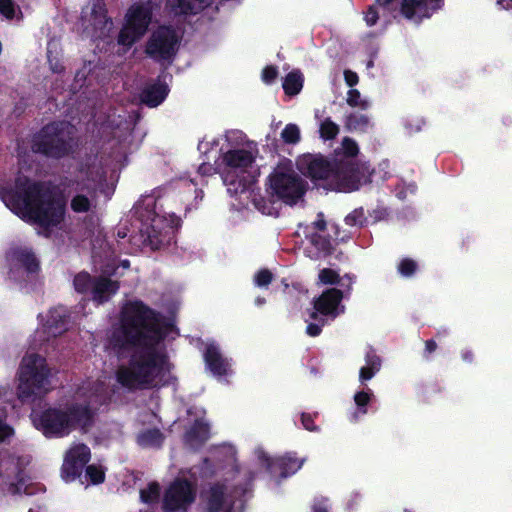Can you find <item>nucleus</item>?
<instances>
[{
	"instance_id": "nucleus-1",
	"label": "nucleus",
	"mask_w": 512,
	"mask_h": 512,
	"mask_svg": "<svg viewBox=\"0 0 512 512\" xmlns=\"http://www.w3.org/2000/svg\"><path fill=\"white\" fill-rule=\"evenodd\" d=\"M177 334L171 323H164L143 303H127L105 343L108 353L119 359L127 358L116 370L117 383L130 391L167 384L171 379V364L161 340L173 339Z\"/></svg>"
},
{
	"instance_id": "nucleus-2",
	"label": "nucleus",
	"mask_w": 512,
	"mask_h": 512,
	"mask_svg": "<svg viewBox=\"0 0 512 512\" xmlns=\"http://www.w3.org/2000/svg\"><path fill=\"white\" fill-rule=\"evenodd\" d=\"M198 150L208 161L217 162L230 195L248 196L260 171L255 164L256 145L243 132L230 130L217 137H205L199 142Z\"/></svg>"
},
{
	"instance_id": "nucleus-3",
	"label": "nucleus",
	"mask_w": 512,
	"mask_h": 512,
	"mask_svg": "<svg viewBox=\"0 0 512 512\" xmlns=\"http://www.w3.org/2000/svg\"><path fill=\"white\" fill-rule=\"evenodd\" d=\"M0 198L15 215L37 225L38 233L45 236L59 228L64 220V202L25 175H19L13 186L0 188Z\"/></svg>"
},
{
	"instance_id": "nucleus-4",
	"label": "nucleus",
	"mask_w": 512,
	"mask_h": 512,
	"mask_svg": "<svg viewBox=\"0 0 512 512\" xmlns=\"http://www.w3.org/2000/svg\"><path fill=\"white\" fill-rule=\"evenodd\" d=\"M105 400L102 382L84 383L71 400L43 411H33L31 419L45 437L62 438L74 430H86L93 422L92 407Z\"/></svg>"
},
{
	"instance_id": "nucleus-5",
	"label": "nucleus",
	"mask_w": 512,
	"mask_h": 512,
	"mask_svg": "<svg viewBox=\"0 0 512 512\" xmlns=\"http://www.w3.org/2000/svg\"><path fill=\"white\" fill-rule=\"evenodd\" d=\"M357 153L356 142L344 138L341 152H337L333 161L322 156L304 155L298 161V168L326 190L352 192L370 180L369 166L355 160Z\"/></svg>"
},
{
	"instance_id": "nucleus-6",
	"label": "nucleus",
	"mask_w": 512,
	"mask_h": 512,
	"mask_svg": "<svg viewBox=\"0 0 512 512\" xmlns=\"http://www.w3.org/2000/svg\"><path fill=\"white\" fill-rule=\"evenodd\" d=\"M161 192L159 189L143 196L136 206L142 222L141 233L145 237L144 242L152 249H158L169 243L174 229L181 223L179 217L165 210L171 203L172 197L163 196Z\"/></svg>"
},
{
	"instance_id": "nucleus-7",
	"label": "nucleus",
	"mask_w": 512,
	"mask_h": 512,
	"mask_svg": "<svg viewBox=\"0 0 512 512\" xmlns=\"http://www.w3.org/2000/svg\"><path fill=\"white\" fill-rule=\"evenodd\" d=\"M125 155L126 149L121 147V151L109 163H106L105 166L103 160L98 157L88 159L77 174V189L81 191L87 190L89 194H93L98 189H101L108 174H112L115 171ZM93 207V195L89 198L78 193L71 200V208L76 213L89 212Z\"/></svg>"
},
{
	"instance_id": "nucleus-8",
	"label": "nucleus",
	"mask_w": 512,
	"mask_h": 512,
	"mask_svg": "<svg viewBox=\"0 0 512 512\" xmlns=\"http://www.w3.org/2000/svg\"><path fill=\"white\" fill-rule=\"evenodd\" d=\"M51 371L46 359L35 353L27 352L17 371V397L28 401L46 394L51 389Z\"/></svg>"
},
{
	"instance_id": "nucleus-9",
	"label": "nucleus",
	"mask_w": 512,
	"mask_h": 512,
	"mask_svg": "<svg viewBox=\"0 0 512 512\" xmlns=\"http://www.w3.org/2000/svg\"><path fill=\"white\" fill-rule=\"evenodd\" d=\"M267 184L271 194L288 205L297 204L306 192V182L294 170L291 161L278 164L269 175Z\"/></svg>"
},
{
	"instance_id": "nucleus-10",
	"label": "nucleus",
	"mask_w": 512,
	"mask_h": 512,
	"mask_svg": "<svg viewBox=\"0 0 512 512\" xmlns=\"http://www.w3.org/2000/svg\"><path fill=\"white\" fill-rule=\"evenodd\" d=\"M73 133L74 128L69 123L48 124L35 136L32 148L49 157H63L72 147Z\"/></svg>"
},
{
	"instance_id": "nucleus-11",
	"label": "nucleus",
	"mask_w": 512,
	"mask_h": 512,
	"mask_svg": "<svg viewBox=\"0 0 512 512\" xmlns=\"http://www.w3.org/2000/svg\"><path fill=\"white\" fill-rule=\"evenodd\" d=\"M155 5L152 1L133 4L126 12L122 29L118 36V44L128 50L146 33L152 20Z\"/></svg>"
},
{
	"instance_id": "nucleus-12",
	"label": "nucleus",
	"mask_w": 512,
	"mask_h": 512,
	"mask_svg": "<svg viewBox=\"0 0 512 512\" xmlns=\"http://www.w3.org/2000/svg\"><path fill=\"white\" fill-rule=\"evenodd\" d=\"M71 315L63 307H53L38 315V327L30 338V349L41 348L46 342L69 329Z\"/></svg>"
},
{
	"instance_id": "nucleus-13",
	"label": "nucleus",
	"mask_w": 512,
	"mask_h": 512,
	"mask_svg": "<svg viewBox=\"0 0 512 512\" xmlns=\"http://www.w3.org/2000/svg\"><path fill=\"white\" fill-rule=\"evenodd\" d=\"M243 489L215 483L203 492L202 499L207 512H241L244 501L241 496Z\"/></svg>"
},
{
	"instance_id": "nucleus-14",
	"label": "nucleus",
	"mask_w": 512,
	"mask_h": 512,
	"mask_svg": "<svg viewBox=\"0 0 512 512\" xmlns=\"http://www.w3.org/2000/svg\"><path fill=\"white\" fill-rule=\"evenodd\" d=\"M180 40L179 33L167 26L154 30L146 44V53L157 61H169L175 55Z\"/></svg>"
},
{
	"instance_id": "nucleus-15",
	"label": "nucleus",
	"mask_w": 512,
	"mask_h": 512,
	"mask_svg": "<svg viewBox=\"0 0 512 512\" xmlns=\"http://www.w3.org/2000/svg\"><path fill=\"white\" fill-rule=\"evenodd\" d=\"M82 26L85 33L92 38H106L113 29V22L106 16L103 0H95L91 7L83 11Z\"/></svg>"
},
{
	"instance_id": "nucleus-16",
	"label": "nucleus",
	"mask_w": 512,
	"mask_h": 512,
	"mask_svg": "<svg viewBox=\"0 0 512 512\" xmlns=\"http://www.w3.org/2000/svg\"><path fill=\"white\" fill-rule=\"evenodd\" d=\"M74 288L79 293L91 291L93 301L101 304L109 300L118 290V284L106 277L92 280L86 272L78 273L73 280Z\"/></svg>"
},
{
	"instance_id": "nucleus-17",
	"label": "nucleus",
	"mask_w": 512,
	"mask_h": 512,
	"mask_svg": "<svg viewBox=\"0 0 512 512\" xmlns=\"http://www.w3.org/2000/svg\"><path fill=\"white\" fill-rule=\"evenodd\" d=\"M195 495L194 485L178 478L167 488L163 498V507L169 512L185 511L195 500Z\"/></svg>"
},
{
	"instance_id": "nucleus-18",
	"label": "nucleus",
	"mask_w": 512,
	"mask_h": 512,
	"mask_svg": "<svg viewBox=\"0 0 512 512\" xmlns=\"http://www.w3.org/2000/svg\"><path fill=\"white\" fill-rule=\"evenodd\" d=\"M258 463L274 476L288 477L296 473L303 465V459H297L293 454L287 453L281 457L271 458L258 447L254 450Z\"/></svg>"
},
{
	"instance_id": "nucleus-19",
	"label": "nucleus",
	"mask_w": 512,
	"mask_h": 512,
	"mask_svg": "<svg viewBox=\"0 0 512 512\" xmlns=\"http://www.w3.org/2000/svg\"><path fill=\"white\" fill-rule=\"evenodd\" d=\"M348 295L338 288L327 289L314 300V310L310 314V319H317L318 314L330 320L335 319L344 313L345 306L341 301Z\"/></svg>"
},
{
	"instance_id": "nucleus-20",
	"label": "nucleus",
	"mask_w": 512,
	"mask_h": 512,
	"mask_svg": "<svg viewBox=\"0 0 512 512\" xmlns=\"http://www.w3.org/2000/svg\"><path fill=\"white\" fill-rule=\"evenodd\" d=\"M443 5L444 0H401L397 12L404 18L419 23L430 18Z\"/></svg>"
},
{
	"instance_id": "nucleus-21",
	"label": "nucleus",
	"mask_w": 512,
	"mask_h": 512,
	"mask_svg": "<svg viewBox=\"0 0 512 512\" xmlns=\"http://www.w3.org/2000/svg\"><path fill=\"white\" fill-rule=\"evenodd\" d=\"M90 449L84 444H75L66 452L61 475L64 481L72 482L90 459Z\"/></svg>"
},
{
	"instance_id": "nucleus-22",
	"label": "nucleus",
	"mask_w": 512,
	"mask_h": 512,
	"mask_svg": "<svg viewBox=\"0 0 512 512\" xmlns=\"http://www.w3.org/2000/svg\"><path fill=\"white\" fill-rule=\"evenodd\" d=\"M10 265V277L17 280L24 274L36 273L39 269V261L34 253L27 247L13 249L8 254Z\"/></svg>"
},
{
	"instance_id": "nucleus-23",
	"label": "nucleus",
	"mask_w": 512,
	"mask_h": 512,
	"mask_svg": "<svg viewBox=\"0 0 512 512\" xmlns=\"http://www.w3.org/2000/svg\"><path fill=\"white\" fill-rule=\"evenodd\" d=\"M206 367L215 377H223L231 374V360L224 357L218 345L214 342H207L204 351Z\"/></svg>"
},
{
	"instance_id": "nucleus-24",
	"label": "nucleus",
	"mask_w": 512,
	"mask_h": 512,
	"mask_svg": "<svg viewBox=\"0 0 512 512\" xmlns=\"http://www.w3.org/2000/svg\"><path fill=\"white\" fill-rule=\"evenodd\" d=\"M397 13V6L392 4L376 3L371 5L365 12L364 20L368 26H373L378 20L382 21L383 27L391 21V18H395Z\"/></svg>"
},
{
	"instance_id": "nucleus-25",
	"label": "nucleus",
	"mask_w": 512,
	"mask_h": 512,
	"mask_svg": "<svg viewBox=\"0 0 512 512\" xmlns=\"http://www.w3.org/2000/svg\"><path fill=\"white\" fill-rule=\"evenodd\" d=\"M355 277L351 274L340 276L339 273L331 268H324L319 271L318 283L323 285H336L342 292L350 294Z\"/></svg>"
},
{
	"instance_id": "nucleus-26",
	"label": "nucleus",
	"mask_w": 512,
	"mask_h": 512,
	"mask_svg": "<svg viewBox=\"0 0 512 512\" xmlns=\"http://www.w3.org/2000/svg\"><path fill=\"white\" fill-rule=\"evenodd\" d=\"M213 2L214 0H167V7L174 14H198Z\"/></svg>"
},
{
	"instance_id": "nucleus-27",
	"label": "nucleus",
	"mask_w": 512,
	"mask_h": 512,
	"mask_svg": "<svg viewBox=\"0 0 512 512\" xmlns=\"http://www.w3.org/2000/svg\"><path fill=\"white\" fill-rule=\"evenodd\" d=\"M168 94V87L166 83L157 81L154 84L148 85L142 92V102L149 107H156L161 104Z\"/></svg>"
},
{
	"instance_id": "nucleus-28",
	"label": "nucleus",
	"mask_w": 512,
	"mask_h": 512,
	"mask_svg": "<svg viewBox=\"0 0 512 512\" xmlns=\"http://www.w3.org/2000/svg\"><path fill=\"white\" fill-rule=\"evenodd\" d=\"M330 240L322 237L320 234H312L309 238V246L305 248L306 255L311 259H320L327 256L331 251Z\"/></svg>"
},
{
	"instance_id": "nucleus-29",
	"label": "nucleus",
	"mask_w": 512,
	"mask_h": 512,
	"mask_svg": "<svg viewBox=\"0 0 512 512\" xmlns=\"http://www.w3.org/2000/svg\"><path fill=\"white\" fill-rule=\"evenodd\" d=\"M209 437L208 424L203 418L195 419L193 427L186 433L185 441L191 448H197Z\"/></svg>"
},
{
	"instance_id": "nucleus-30",
	"label": "nucleus",
	"mask_w": 512,
	"mask_h": 512,
	"mask_svg": "<svg viewBox=\"0 0 512 512\" xmlns=\"http://www.w3.org/2000/svg\"><path fill=\"white\" fill-rule=\"evenodd\" d=\"M373 398L374 393L370 388L357 391L353 397L356 409L350 414V420L356 422L366 415L368 412L367 406Z\"/></svg>"
},
{
	"instance_id": "nucleus-31",
	"label": "nucleus",
	"mask_w": 512,
	"mask_h": 512,
	"mask_svg": "<svg viewBox=\"0 0 512 512\" xmlns=\"http://www.w3.org/2000/svg\"><path fill=\"white\" fill-rule=\"evenodd\" d=\"M381 368L380 358L372 351H368L365 356V365L360 369L359 380L364 383L372 379Z\"/></svg>"
},
{
	"instance_id": "nucleus-32",
	"label": "nucleus",
	"mask_w": 512,
	"mask_h": 512,
	"mask_svg": "<svg viewBox=\"0 0 512 512\" xmlns=\"http://www.w3.org/2000/svg\"><path fill=\"white\" fill-rule=\"evenodd\" d=\"M14 434L13 428L6 422V414L3 410H0V442L8 441ZM8 460H5L3 456L0 455V477H3L4 474L8 473Z\"/></svg>"
},
{
	"instance_id": "nucleus-33",
	"label": "nucleus",
	"mask_w": 512,
	"mask_h": 512,
	"mask_svg": "<svg viewBox=\"0 0 512 512\" xmlns=\"http://www.w3.org/2000/svg\"><path fill=\"white\" fill-rule=\"evenodd\" d=\"M303 81V75L300 71L294 70L290 72L283 80L284 92L289 96L299 94L303 88Z\"/></svg>"
},
{
	"instance_id": "nucleus-34",
	"label": "nucleus",
	"mask_w": 512,
	"mask_h": 512,
	"mask_svg": "<svg viewBox=\"0 0 512 512\" xmlns=\"http://www.w3.org/2000/svg\"><path fill=\"white\" fill-rule=\"evenodd\" d=\"M315 117L319 122L320 137L324 140L334 139L339 133V126L330 118L320 119L318 111L315 112Z\"/></svg>"
},
{
	"instance_id": "nucleus-35",
	"label": "nucleus",
	"mask_w": 512,
	"mask_h": 512,
	"mask_svg": "<svg viewBox=\"0 0 512 512\" xmlns=\"http://www.w3.org/2000/svg\"><path fill=\"white\" fill-rule=\"evenodd\" d=\"M163 441V435L158 429H150L141 432L137 442L142 447H159Z\"/></svg>"
},
{
	"instance_id": "nucleus-36",
	"label": "nucleus",
	"mask_w": 512,
	"mask_h": 512,
	"mask_svg": "<svg viewBox=\"0 0 512 512\" xmlns=\"http://www.w3.org/2000/svg\"><path fill=\"white\" fill-rule=\"evenodd\" d=\"M0 14L11 21L22 19V11L14 0H0Z\"/></svg>"
},
{
	"instance_id": "nucleus-37",
	"label": "nucleus",
	"mask_w": 512,
	"mask_h": 512,
	"mask_svg": "<svg viewBox=\"0 0 512 512\" xmlns=\"http://www.w3.org/2000/svg\"><path fill=\"white\" fill-rule=\"evenodd\" d=\"M346 126L351 131L364 132L371 127V122L366 115L354 113L347 117Z\"/></svg>"
},
{
	"instance_id": "nucleus-38",
	"label": "nucleus",
	"mask_w": 512,
	"mask_h": 512,
	"mask_svg": "<svg viewBox=\"0 0 512 512\" xmlns=\"http://www.w3.org/2000/svg\"><path fill=\"white\" fill-rule=\"evenodd\" d=\"M346 102L349 106L366 110L370 107V101L362 97L361 93L357 89H350L347 92Z\"/></svg>"
},
{
	"instance_id": "nucleus-39",
	"label": "nucleus",
	"mask_w": 512,
	"mask_h": 512,
	"mask_svg": "<svg viewBox=\"0 0 512 512\" xmlns=\"http://www.w3.org/2000/svg\"><path fill=\"white\" fill-rule=\"evenodd\" d=\"M58 54V43L55 41L49 42L47 48V57L50 69L55 73H61L64 69L62 64L60 63Z\"/></svg>"
},
{
	"instance_id": "nucleus-40",
	"label": "nucleus",
	"mask_w": 512,
	"mask_h": 512,
	"mask_svg": "<svg viewBox=\"0 0 512 512\" xmlns=\"http://www.w3.org/2000/svg\"><path fill=\"white\" fill-rule=\"evenodd\" d=\"M160 496V487L158 483L152 482L140 491V498L143 503L152 504L158 501Z\"/></svg>"
},
{
	"instance_id": "nucleus-41",
	"label": "nucleus",
	"mask_w": 512,
	"mask_h": 512,
	"mask_svg": "<svg viewBox=\"0 0 512 512\" xmlns=\"http://www.w3.org/2000/svg\"><path fill=\"white\" fill-rule=\"evenodd\" d=\"M84 478L88 479L90 484L102 483L105 479V470L101 465H89L86 468Z\"/></svg>"
},
{
	"instance_id": "nucleus-42",
	"label": "nucleus",
	"mask_w": 512,
	"mask_h": 512,
	"mask_svg": "<svg viewBox=\"0 0 512 512\" xmlns=\"http://www.w3.org/2000/svg\"><path fill=\"white\" fill-rule=\"evenodd\" d=\"M281 138L285 143L296 144L300 140V129L296 124L290 123L281 132Z\"/></svg>"
},
{
	"instance_id": "nucleus-43",
	"label": "nucleus",
	"mask_w": 512,
	"mask_h": 512,
	"mask_svg": "<svg viewBox=\"0 0 512 512\" xmlns=\"http://www.w3.org/2000/svg\"><path fill=\"white\" fill-rule=\"evenodd\" d=\"M365 220L366 218L364 215V210L362 208L353 210L345 217L346 225L351 227H361L364 224Z\"/></svg>"
},
{
	"instance_id": "nucleus-44",
	"label": "nucleus",
	"mask_w": 512,
	"mask_h": 512,
	"mask_svg": "<svg viewBox=\"0 0 512 512\" xmlns=\"http://www.w3.org/2000/svg\"><path fill=\"white\" fill-rule=\"evenodd\" d=\"M418 269V264L409 258L402 259L398 264V272L403 277L412 276Z\"/></svg>"
},
{
	"instance_id": "nucleus-45",
	"label": "nucleus",
	"mask_w": 512,
	"mask_h": 512,
	"mask_svg": "<svg viewBox=\"0 0 512 512\" xmlns=\"http://www.w3.org/2000/svg\"><path fill=\"white\" fill-rule=\"evenodd\" d=\"M273 275L267 269L258 271L254 276V283L257 287H266L272 281Z\"/></svg>"
},
{
	"instance_id": "nucleus-46",
	"label": "nucleus",
	"mask_w": 512,
	"mask_h": 512,
	"mask_svg": "<svg viewBox=\"0 0 512 512\" xmlns=\"http://www.w3.org/2000/svg\"><path fill=\"white\" fill-rule=\"evenodd\" d=\"M423 125L424 121L419 118L408 119L405 121V128L408 134L420 131Z\"/></svg>"
},
{
	"instance_id": "nucleus-47",
	"label": "nucleus",
	"mask_w": 512,
	"mask_h": 512,
	"mask_svg": "<svg viewBox=\"0 0 512 512\" xmlns=\"http://www.w3.org/2000/svg\"><path fill=\"white\" fill-rule=\"evenodd\" d=\"M9 492L16 494V493H25V494H32L30 487L25 483L23 479H20L19 482L14 485L11 484L8 488Z\"/></svg>"
},
{
	"instance_id": "nucleus-48",
	"label": "nucleus",
	"mask_w": 512,
	"mask_h": 512,
	"mask_svg": "<svg viewBox=\"0 0 512 512\" xmlns=\"http://www.w3.org/2000/svg\"><path fill=\"white\" fill-rule=\"evenodd\" d=\"M317 323L309 322L306 328V332L309 336L315 337L318 336L321 333L322 326L325 324L322 317L318 320Z\"/></svg>"
},
{
	"instance_id": "nucleus-49",
	"label": "nucleus",
	"mask_w": 512,
	"mask_h": 512,
	"mask_svg": "<svg viewBox=\"0 0 512 512\" xmlns=\"http://www.w3.org/2000/svg\"><path fill=\"white\" fill-rule=\"evenodd\" d=\"M277 77V69L273 66H267L262 72V80L266 84L272 83Z\"/></svg>"
},
{
	"instance_id": "nucleus-50",
	"label": "nucleus",
	"mask_w": 512,
	"mask_h": 512,
	"mask_svg": "<svg viewBox=\"0 0 512 512\" xmlns=\"http://www.w3.org/2000/svg\"><path fill=\"white\" fill-rule=\"evenodd\" d=\"M301 422L303 427L308 431H317V426L314 424L313 417L310 414L302 413Z\"/></svg>"
},
{
	"instance_id": "nucleus-51",
	"label": "nucleus",
	"mask_w": 512,
	"mask_h": 512,
	"mask_svg": "<svg viewBox=\"0 0 512 512\" xmlns=\"http://www.w3.org/2000/svg\"><path fill=\"white\" fill-rule=\"evenodd\" d=\"M312 512H329L327 500L325 498H317L312 506Z\"/></svg>"
},
{
	"instance_id": "nucleus-52",
	"label": "nucleus",
	"mask_w": 512,
	"mask_h": 512,
	"mask_svg": "<svg viewBox=\"0 0 512 512\" xmlns=\"http://www.w3.org/2000/svg\"><path fill=\"white\" fill-rule=\"evenodd\" d=\"M345 82L348 86L353 87L358 83V75L355 72L346 70L344 72Z\"/></svg>"
},
{
	"instance_id": "nucleus-53",
	"label": "nucleus",
	"mask_w": 512,
	"mask_h": 512,
	"mask_svg": "<svg viewBox=\"0 0 512 512\" xmlns=\"http://www.w3.org/2000/svg\"><path fill=\"white\" fill-rule=\"evenodd\" d=\"M215 171V168L212 164H210L209 162H203L199 168H198V172L202 175H210L212 174L213 172Z\"/></svg>"
},
{
	"instance_id": "nucleus-54",
	"label": "nucleus",
	"mask_w": 512,
	"mask_h": 512,
	"mask_svg": "<svg viewBox=\"0 0 512 512\" xmlns=\"http://www.w3.org/2000/svg\"><path fill=\"white\" fill-rule=\"evenodd\" d=\"M313 228L318 232H323L326 228V222L322 213L318 214L317 220L313 223Z\"/></svg>"
},
{
	"instance_id": "nucleus-55",
	"label": "nucleus",
	"mask_w": 512,
	"mask_h": 512,
	"mask_svg": "<svg viewBox=\"0 0 512 512\" xmlns=\"http://www.w3.org/2000/svg\"><path fill=\"white\" fill-rule=\"evenodd\" d=\"M498 9H512V0H495Z\"/></svg>"
},
{
	"instance_id": "nucleus-56",
	"label": "nucleus",
	"mask_w": 512,
	"mask_h": 512,
	"mask_svg": "<svg viewBox=\"0 0 512 512\" xmlns=\"http://www.w3.org/2000/svg\"><path fill=\"white\" fill-rule=\"evenodd\" d=\"M229 456V461L232 463L234 461V458H235V455H236V450L233 446L231 445H226L222 448Z\"/></svg>"
},
{
	"instance_id": "nucleus-57",
	"label": "nucleus",
	"mask_w": 512,
	"mask_h": 512,
	"mask_svg": "<svg viewBox=\"0 0 512 512\" xmlns=\"http://www.w3.org/2000/svg\"><path fill=\"white\" fill-rule=\"evenodd\" d=\"M436 347H437V345H436L435 341L429 340V341L426 342V351L428 353L434 352Z\"/></svg>"
},
{
	"instance_id": "nucleus-58",
	"label": "nucleus",
	"mask_w": 512,
	"mask_h": 512,
	"mask_svg": "<svg viewBox=\"0 0 512 512\" xmlns=\"http://www.w3.org/2000/svg\"><path fill=\"white\" fill-rule=\"evenodd\" d=\"M462 358H463V360H465V361H468V362H469V361H471V360H472V358H473V354H472V352H471V351H464V352L462 353Z\"/></svg>"
},
{
	"instance_id": "nucleus-59",
	"label": "nucleus",
	"mask_w": 512,
	"mask_h": 512,
	"mask_svg": "<svg viewBox=\"0 0 512 512\" xmlns=\"http://www.w3.org/2000/svg\"><path fill=\"white\" fill-rule=\"evenodd\" d=\"M103 273L106 274V275H114V274H116L115 271L112 268H110V266H107L103 270Z\"/></svg>"
},
{
	"instance_id": "nucleus-60",
	"label": "nucleus",
	"mask_w": 512,
	"mask_h": 512,
	"mask_svg": "<svg viewBox=\"0 0 512 512\" xmlns=\"http://www.w3.org/2000/svg\"><path fill=\"white\" fill-rule=\"evenodd\" d=\"M255 205L257 206V208H258L259 210H261V211H262V213H263V214H268V215L272 214V212H271V210H270V209H266L265 207H260V206L258 205V203H256Z\"/></svg>"
},
{
	"instance_id": "nucleus-61",
	"label": "nucleus",
	"mask_w": 512,
	"mask_h": 512,
	"mask_svg": "<svg viewBox=\"0 0 512 512\" xmlns=\"http://www.w3.org/2000/svg\"><path fill=\"white\" fill-rule=\"evenodd\" d=\"M379 3H384V4H392L393 6H397L395 4V0H377Z\"/></svg>"
},
{
	"instance_id": "nucleus-62",
	"label": "nucleus",
	"mask_w": 512,
	"mask_h": 512,
	"mask_svg": "<svg viewBox=\"0 0 512 512\" xmlns=\"http://www.w3.org/2000/svg\"><path fill=\"white\" fill-rule=\"evenodd\" d=\"M255 303L256 305L261 306L265 303V300L263 298L258 297L256 298Z\"/></svg>"
},
{
	"instance_id": "nucleus-63",
	"label": "nucleus",
	"mask_w": 512,
	"mask_h": 512,
	"mask_svg": "<svg viewBox=\"0 0 512 512\" xmlns=\"http://www.w3.org/2000/svg\"><path fill=\"white\" fill-rule=\"evenodd\" d=\"M121 266H122L124 269H127V268H129L130 263H129V261H128V260H123V261L121 262Z\"/></svg>"
},
{
	"instance_id": "nucleus-64",
	"label": "nucleus",
	"mask_w": 512,
	"mask_h": 512,
	"mask_svg": "<svg viewBox=\"0 0 512 512\" xmlns=\"http://www.w3.org/2000/svg\"><path fill=\"white\" fill-rule=\"evenodd\" d=\"M415 188H416V187H415V185H414V184H409V185L407 186V189H408L411 193H413V192L415 191Z\"/></svg>"
}]
</instances>
